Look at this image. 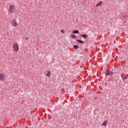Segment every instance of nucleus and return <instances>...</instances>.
Returning a JSON list of instances; mask_svg holds the SVG:
<instances>
[{
    "label": "nucleus",
    "instance_id": "nucleus-13",
    "mask_svg": "<svg viewBox=\"0 0 128 128\" xmlns=\"http://www.w3.org/2000/svg\"><path fill=\"white\" fill-rule=\"evenodd\" d=\"M128 74H127L122 78L123 80H126V78H128Z\"/></svg>",
    "mask_w": 128,
    "mask_h": 128
},
{
    "label": "nucleus",
    "instance_id": "nucleus-12",
    "mask_svg": "<svg viewBox=\"0 0 128 128\" xmlns=\"http://www.w3.org/2000/svg\"><path fill=\"white\" fill-rule=\"evenodd\" d=\"M46 76H50V72L48 71L46 73Z\"/></svg>",
    "mask_w": 128,
    "mask_h": 128
},
{
    "label": "nucleus",
    "instance_id": "nucleus-8",
    "mask_svg": "<svg viewBox=\"0 0 128 128\" xmlns=\"http://www.w3.org/2000/svg\"><path fill=\"white\" fill-rule=\"evenodd\" d=\"M72 34H78L80 32V31L78 30H74L72 32Z\"/></svg>",
    "mask_w": 128,
    "mask_h": 128
},
{
    "label": "nucleus",
    "instance_id": "nucleus-1",
    "mask_svg": "<svg viewBox=\"0 0 128 128\" xmlns=\"http://www.w3.org/2000/svg\"><path fill=\"white\" fill-rule=\"evenodd\" d=\"M9 10L10 14H12V12H14L16 10V6L14 5L10 6L9 8Z\"/></svg>",
    "mask_w": 128,
    "mask_h": 128
},
{
    "label": "nucleus",
    "instance_id": "nucleus-11",
    "mask_svg": "<svg viewBox=\"0 0 128 128\" xmlns=\"http://www.w3.org/2000/svg\"><path fill=\"white\" fill-rule=\"evenodd\" d=\"M76 42H80V44H84V41L80 40H76Z\"/></svg>",
    "mask_w": 128,
    "mask_h": 128
},
{
    "label": "nucleus",
    "instance_id": "nucleus-9",
    "mask_svg": "<svg viewBox=\"0 0 128 128\" xmlns=\"http://www.w3.org/2000/svg\"><path fill=\"white\" fill-rule=\"evenodd\" d=\"M73 48H74V50H78V48H80V46H78V45H74L73 46Z\"/></svg>",
    "mask_w": 128,
    "mask_h": 128
},
{
    "label": "nucleus",
    "instance_id": "nucleus-7",
    "mask_svg": "<svg viewBox=\"0 0 128 128\" xmlns=\"http://www.w3.org/2000/svg\"><path fill=\"white\" fill-rule=\"evenodd\" d=\"M81 36H82V38H88V34H81Z\"/></svg>",
    "mask_w": 128,
    "mask_h": 128
},
{
    "label": "nucleus",
    "instance_id": "nucleus-17",
    "mask_svg": "<svg viewBox=\"0 0 128 128\" xmlns=\"http://www.w3.org/2000/svg\"><path fill=\"white\" fill-rule=\"evenodd\" d=\"M25 40H28V37H26V38H25Z\"/></svg>",
    "mask_w": 128,
    "mask_h": 128
},
{
    "label": "nucleus",
    "instance_id": "nucleus-3",
    "mask_svg": "<svg viewBox=\"0 0 128 128\" xmlns=\"http://www.w3.org/2000/svg\"><path fill=\"white\" fill-rule=\"evenodd\" d=\"M11 24L12 26H16V24H18V23L16 22V19L14 18L12 20V21L11 22Z\"/></svg>",
    "mask_w": 128,
    "mask_h": 128
},
{
    "label": "nucleus",
    "instance_id": "nucleus-4",
    "mask_svg": "<svg viewBox=\"0 0 128 128\" xmlns=\"http://www.w3.org/2000/svg\"><path fill=\"white\" fill-rule=\"evenodd\" d=\"M6 79V76L2 74H0V80H4Z\"/></svg>",
    "mask_w": 128,
    "mask_h": 128
},
{
    "label": "nucleus",
    "instance_id": "nucleus-6",
    "mask_svg": "<svg viewBox=\"0 0 128 128\" xmlns=\"http://www.w3.org/2000/svg\"><path fill=\"white\" fill-rule=\"evenodd\" d=\"M108 124V120H105L103 123L102 124V126H106V124Z\"/></svg>",
    "mask_w": 128,
    "mask_h": 128
},
{
    "label": "nucleus",
    "instance_id": "nucleus-15",
    "mask_svg": "<svg viewBox=\"0 0 128 128\" xmlns=\"http://www.w3.org/2000/svg\"><path fill=\"white\" fill-rule=\"evenodd\" d=\"M60 32H61L64 34V30H61Z\"/></svg>",
    "mask_w": 128,
    "mask_h": 128
},
{
    "label": "nucleus",
    "instance_id": "nucleus-14",
    "mask_svg": "<svg viewBox=\"0 0 128 128\" xmlns=\"http://www.w3.org/2000/svg\"><path fill=\"white\" fill-rule=\"evenodd\" d=\"M71 38H76V36L75 34H72L71 35Z\"/></svg>",
    "mask_w": 128,
    "mask_h": 128
},
{
    "label": "nucleus",
    "instance_id": "nucleus-2",
    "mask_svg": "<svg viewBox=\"0 0 128 128\" xmlns=\"http://www.w3.org/2000/svg\"><path fill=\"white\" fill-rule=\"evenodd\" d=\"M12 48L13 50H14V51L16 52H18V44H12Z\"/></svg>",
    "mask_w": 128,
    "mask_h": 128
},
{
    "label": "nucleus",
    "instance_id": "nucleus-10",
    "mask_svg": "<svg viewBox=\"0 0 128 128\" xmlns=\"http://www.w3.org/2000/svg\"><path fill=\"white\" fill-rule=\"evenodd\" d=\"M102 2L101 1L96 4V6H102Z\"/></svg>",
    "mask_w": 128,
    "mask_h": 128
},
{
    "label": "nucleus",
    "instance_id": "nucleus-5",
    "mask_svg": "<svg viewBox=\"0 0 128 128\" xmlns=\"http://www.w3.org/2000/svg\"><path fill=\"white\" fill-rule=\"evenodd\" d=\"M110 74L111 76H114V72L110 70H108V74H106V76H110Z\"/></svg>",
    "mask_w": 128,
    "mask_h": 128
},
{
    "label": "nucleus",
    "instance_id": "nucleus-16",
    "mask_svg": "<svg viewBox=\"0 0 128 128\" xmlns=\"http://www.w3.org/2000/svg\"><path fill=\"white\" fill-rule=\"evenodd\" d=\"M124 18L126 19L128 18V16H124Z\"/></svg>",
    "mask_w": 128,
    "mask_h": 128
}]
</instances>
